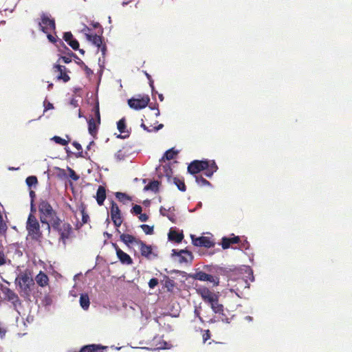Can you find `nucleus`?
I'll return each mask as SVG.
<instances>
[{"instance_id":"52","label":"nucleus","mask_w":352,"mask_h":352,"mask_svg":"<svg viewBox=\"0 0 352 352\" xmlns=\"http://www.w3.org/2000/svg\"><path fill=\"white\" fill-rule=\"evenodd\" d=\"M98 50H100L103 56L105 55L106 51H107V46L105 44L102 43V45L100 47H98Z\"/></svg>"},{"instance_id":"3","label":"nucleus","mask_w":352,"mask_h":352,"mask_svg":"<svg viewBox=\"0 0 352 352\" xmlns=\"http://www.w3.org/2000/svg\"><path fill=\"white\" fill-rule=\"evenodd\" d=\"M26 230L28 236L34 241H40L43 236L40 224L36 216L30 213L26 222Z\"/></svg>"},{"instance_id":"53","label":"nucleus","mask_w":352,"mask_h":352,"mask_svg":"<svg viewBox=\"0 0 352 352\" xmlns=\"http://www.w3.org/2000/svg\"><path fill=\"white\" fill-rule=\"evenodd\" d=\"M83 67L87 75L89 76L93 74L92 70L90 68H89L86 65H84Z\"/></svg>"},{"instance_id":"63","label":"nucleus","mask_w":352,"mask_h":352,"mask_svg":"<svg viewBox=\"0 0 352 352\" xmlns=\"http://www.w3.org/2000/svg\"><path fill=\"white\" fill-rule=\"evenodd\" d=\"M195 315L199 318V319L201 321H202V318H201V317L200 316L199 311L197 309H195Z\"/></svg>"},{"instance_id":"36","label":"nucleus","mask_w":352,"mask_h":352,"mask_svg":"<svg viewBox=\"0 0 352 352\" xmlns=\"http://www.w3.org/2000/svg\"><path fill=\"white\" fill-rule=\"evenodd\" d=\"M140 228L144 231L146 234H153V226H150L146 224H142L140 226Z\"/></svg>"},{"instance_id":"2","label":"nucleus","mask_w":352,"mask_h":352,"mask_svg":"<svg viewBox=\"0 0 352 352\" xmlns=\"http://www.w3.org/2000/svg\"><path fill=\"white\" fill-rule=\"evenodd\" d=\"M40 212V221L43 224L47 226L48 232H50V226L56 220H59L57 212L54 210L51 204L46 200H41L38 204Z\"/></svg>"},{"instance_id":"42","label":"nucleus","mask_w":352,"mask_h":352,"mask_svg":"<svg viewBox=\"0 0 352 352\" xmlns=\"http://www.w3.org/2000/svg\"><path fill=\"white\" fill-rule=\"evenodd\" d=\"M72 144L79 151L78 156V157H84L82 155V148L80 144H79L77 142H74L72 143Z\"/></svg>"},{"instance_id":"40","label":"nucleus","mask_w":352,"mask_h":352,"mask_svg":"<svg viewBox=\"0 0 352 352\" xmlns=\"http://www.w3.org/2000/svg\"><path fill=\"white\" fill-rule=\"evenodd\" d=\"M67 44L74 50H77L79 48V43L75 38L70 41Z\"/></svg>"},{"instance_id":"46","label":"nucleus","mask_w":352,"mask_h":352,"mask_svg":"<svg viewBox=\"0 0 352 352\" xmlns=\"http://www.w3.org/2000/svg\"><path fill=\"white\" fill-rule=\"evenodd\" d=\"M158 283H159V282H158L157 278H153L150 279V280L148 282V286L151 289H153L158 285Z\"/></svg>"},{"instance_id":"19","label":"nucleus","mask_w":352,"mask_h":352,"mask_svg":"<svg viewBox=\"0 0 352 352\" xmlns=\"http://www.w3.org/2000/svg\"><path fill=\"white\" fill-rule=\"evenodd\" d=\"M107 348L100 344H88L82 346L78 352H101Z\"/></svg>"},{"instance_id":"39","label":"nucleus","mask_w":352,"mask_h":352,"mask_svg":"<svg viewBox=\"0 0 352 352\" xmlns=\"http://www.w3.org/2000/svg\"><path fill=\"white\" fill-rule=\"evenodd\" d=\"M126 156V155L122 150L118 151L117 153L115 154V158L118 162L124 160Z\"/></svg>"},{"instance_id":"15","label":"nucleus","mask_w":352,"mask_h":352,"mask_svg":"<svg viewBox=\"0 0 352 352\" xmlns=\"http://www.w3.org/2000/svg\"><path fill=\"white\" fill-rule=\"evenodd\" d=\"M192 243L195 246L204 247V248H212L214 246V243L210 240L208 236H199L194 238L192 236Z\"/></svg>"},{"instance_id":"18","label":"nucleus","mask_w":352,"mask_h":352,"mask_svg":"<svg viewBox=\"0 0 352 352\" xmlns=\"http://www.w3.org/2000/svg\"><path fill=\"white\" fill-rule=\"evenodd\" d=\"M241 242V239L238 236H234L233 237H223L221 240L222 248L226 250L230 247L232 244H236Z\"/></svg>"},{"instance_id":"37","label":"nucleus","mask_w":352,"mask_h":352,"mask_svg":"<svg viewBox=\"0 0 352 352\" xmlns=\"http://www.w3.org/2000/svg\"><path fill=\"white\" fill-rule=\"evenodd\" d=\"M52 140L58 144H60L62 146H66L69 143V140H66L65 139H63L62 138L59 136H54L52 138Z\"/></svg>"},{"instance_id":"16","label":"nucleus","mask_w":352,"mask_h":352,"mask_svg":"<svg viewBox=\"0 0 352 352\" xmlns=\"http://www.w3.org/2000/svg\"><path fill=\"white\" fill-rule=\"evenodd\" d=\"M173 255H177L179 256V262L180 263H188L192 261L193 256L190 252L182 250L179 252H177L176 250H173Z\"/></svg>"},{"instance_id":"55","label":"nucleus","mask_w":352,"mask_h":352,"mask_svg":"<svg viewBox=\"0 0 352 352\" xmlns=\"http://www.w3.org/2000/svg\"><path fill=\"white\" fill-rule=\"evenodd\" d=\"M47 38L52 43L56 42V38L50 34V32L47 33Z\"/></svg>"},{"instance_id":"62","label":"nucleus","mask_w":352,"mask_h":352,"mask_svg":"<svg viewBox=\"0 0 352 352\" xmlns=\"http://www.w3.org/2000/svg\"><path fill=\"white\" fill-rule=\"evenodd\" d=\"M148 81H149V85L150 87H151L152 90L154 89V82H153V80L152 78L151 79H148Z\"/></svg>"},{"instance_id":"5","label":"nucleus","mask_w":352,"mask_h":352,"mask_svg":"<svg viewBox=\"0 0 352 352\" xmlns=\"http://www.w3.org/2000/svg\"><path fill=\"white\" fill-rule=\"evenodd\" d=\"M15 282L19 286L21 291L26 295L30 294L32 291V287L34 285L33 279L27 273L19 274L16 278Z\"/></svg>"},{"instance_id":"56","label":"nucleus","mask_w":352,"mask_h":352,"mask_svg":"<svg viewBox=\"0 0 352 352\" xmlns=\"http://www.w3.org/2000/svg\"><path fill=\"white\" fill-rule=\"evenodd\" d=\"M30 205H31L30 213H32L33 214H34V213L36 212V208H35V206L34 205V202H31Z\"/></svg>"},{"instance_id":"64","label":"nucleus","mask_w":352,"mask_h":352,"mask_svg":"<svg viewBox=\"0 0 352 352\" xmlns=\"http://www.w3.org/2000/svg\"><path fill=\"white\" fill-rule=\"evenodd\" d=\"M54 107H53V104L50 102L48 103L47 107H45V109L47 110V109H53Z\"/></svg>"},{"instance_id":"11","label":"nucleus","mask_w":352,"mask_h":352,"mask_svg":"<svg viewBox=\"0 0 352 352\" xmlns=\"http://www.w3.org/2000/svg\"><path fill=\"white\" fill-rule=\"evenodd\" d=\"M193 278L201 281L210 282L212 283L214 286H217L219 283V278L217 276H214L202 271L196 272L193 275Z\"/></svg>"},{"instance_id":"49","label":"nucleus","mask_w":352,"mask_h":352,"mask_svg":"<svg viewBox=\"0 0 352 352\" xmlns=\"http://www.w3.org/2000/svg\"><path fill=\"white\" fill-rule=\"evenodd\" d=\"M238 284H239L241 286H244L245 288L249 287V283L246 280L243 278H239L238 280Z\"/></svg>"},{"instance_id":"20","label":"nucleus","mask_w":352,"mask_h":352,"mask_svg":"<svg viewBox=\"0 0 352 352\" xmlns=\"http://www.w3.org/2000/svg\"><path fill=\"white\" fill-rule=\"evenodd\" d=\"M117 128L120 133L124 135H119L118 137L120 138H126L129 136V132L126 130V120L124 118L120 119L117 123Z\"/></svg>"},{"instance_id":"38","label":"nucleus","mask_w":352,"mask_h":352,"mask_svg":"<svg viewBox=\"0 0 352 352\" xmlns=\"http://www.w3.org/2000/svg\"><path fill=\"white\" fill-rule=\"evenodd\" d=\"M93 111H94L96 119L95 120L98 122V124H100V114L99 110V104L97 103L94 107Z\"/></svg>"},{"instance_id":"30","label":"nucleus","mask_w":352,"mask_h":352,"mask_svg":"<svg viewBox=\"0 0 352 352\" xmlns=\"http://www.w3.org/2000/svg\"><path fill=\"white\" fill-rule=\"evenodd\" d=\"M160 184V183L157 180L151 181L144 187V190H151L155 192H157Z\"/></svg>"},{"instance_id":"29","label":"nucleus","mask_w":352,"mask_h":352,"mask_svg":"<svg viewBox=\"0 0 352 352\" xmlns=\"http://www.w3.org/2000/svg\"><path fill=\"white\" fill-rule=\"evenodd\" d=\"M80 305L81 307L87 310L90 305V300L87 294H82L80 297Z\"/></svg>"},{"instance_id":"43","label":"nucleus","mask_w":352,"mask_h":352,"mask_svg":"<svg viewBox=\"0 0 352 352\" xmlns=\"http://www.w3.org/2000/svg\"><path fill=\"white\" fill-rule=\"evenodd\" d=\"M142 208L140 205H135L131 209V212L135 214H140L142 213Z\"/></svg>"},{"instance_id":"10","label":"nucleus","mask_w":352,"mask_h":352,"mask_svg":"<svg viewBox=\"0 0 352 352\" xmlns=\"http://www.w3.org/2000/svg\"><path fill=\"white\" fill-rule=\"evenodd\" d=\"M53 72L57 73L56 79L58 80H63L64 82L69 81L70 77L68 75L69 72L65 66L60 65V64H56L53 66Z\"/></svg>"},{"instance_id":"6","label":"nucleus","mask_w":352,"mask_h":352,"mask_svg":"<svg viewBox=\"0 0 352 352\" xmlns=\"http://www.w3.org/2000/svg\"><path fill=\"white\" fill-rule=\"evenodd\" d=\"M150 102L148 95H136L128 100L129 106L135 110H140L145 108Z\"/></svg>"},{"instance_id":"34","label":"nucleus","mask_w":352,"mask_h":352,"mask_svg":"<svg viewBox=\"0 0 352 352\" xmlns=\"http://www.w3.org/2000/svg\"><path fill=\"white\" fill-rule=\"evenodd\" d=\"M25 182L29 187H32L38 184V179L36 176H29L26 178Z\"/></svg>"},{"instance_id":"23","label":"nucleus","mask_w":352,"mask_h":352,"mask_svg":"<svg viewBox=\"0 0 352 352\" xmlns=\"http://www.w3.org/2000/svg\"><path fill=\"white\" fill-rule=\"evenodd\" d=\"M35 280L36 283L41 287H45L48 285V276L41 271L36 276Z\"/></svg>"},{"instance_id":"8","label":"nucleus","mask_w":352,"mask_h":352,"mask_svg":"<svg viewBox=\"0 0 352 352\" xmlns=\"http://www.w3.org/2000/svg\"><path fill=\"white\" fill-rule=\"evenodd\" d=\"M39 25L44 33L52 32L56 28L54 19H50L45 14L41 15V21L39 23Z\"/></svg>"},{"instance_id":"33","label":"nucleus","mask_w":352,"mask_h":352,"mask_svg":"<svg viewBox=\"0 0 352 352\" xmlns=\"http://www.w3.org/2000/svg\"><path fill=\"white\" fill-rule=\"evenodd\" d=\"M10 260L8 258L3 250H0V266L10 264Z\"/></svg>"},{"instance_id":"13","label":"nucleus","mask_w":352,"mask_h":352,"mask_svg":"<svg viewBox=\"0 0 352 352\" xmlns=\"http://www.w3.org/2000/svg\"><path fill=\"white\" fill-rule=\"evenodd\" d=\"M2 292L6 297V298L12 302L14 309L19 305H21V302L18 296V295L12 289L8 287H5L2 289Z\"/></svg>"},{"instance_id":"24","label":"nucleus","mask_w":352,"mask_h":352,"mask_svg":"<svg viewBox=\"0 0 352 352\" xmlns=\"http://www.w3.org/2000/svg\"><path fill=\"white\" fill-rule=\"evenodd\" d=\"M98 122L95 120L94 118H91L88 120V131L89 133L93 136L95 137L98 133Z\"/></svg>"},{"instance_id":"51","label":"nucleus","mask_w":352,"mask_h":352,"mask_svg":"<svg viewBox=\"0 0 352 352\" xmlns=\"http://www.w3.org/2000/svg\"><path fill=\"white\" fill-rule=\"evenodd\" d=\"M139 219L142 222H145L148 219V216L145 213H141L140 214Z\"/></svg>"},{"instance_id":"58","label":"nucleus","mask_w":352,"mask_h":352,"mask_svg":"<svg viewBox=\"0 0 352 352\" xmlns=\"http://www.w3.org/2000/svg\"><path fill=\"white\" fill-rule=\"evenodd\" d=\"M164 125L162 124H159L157 126L153 127V131H157L160 129H162Z\"/></svg>"},{"instance_id":"21","label":"nucleus","mask_w":352,"mask_h":352,"mask_svg":"<svg viewBox=\"0 0 352 352\" xmlns=\"http://www.w3.org/2000/svg\"><path fill=\"white\" fill-rule=\"evenodd\" d=\"M166 176L168 177V180L169 182L172 180L174 184L177 186V188L180 191L184 192L186 190V186L183 178H179L177 177H173L171 178V177L168 175V173H166Z\"/></svg>"},{"instance_id":"28","label":"nucleus","mask_w":352,"mask_h":352,"mask_svg":"<svg viewBox=\"0 0 352 352\" xmlns=\"http://www.w3.org/2000/svg\"><path fill=\"white\" fill-rule=\"evenodd\" d=\"M115 196L123 204H126L132 201V198L124 192H117Z\"/></svg>"},{"instance_id":"50","label":"nucleus","mask_w":352,"mask_h":352,"mask_svg":"<svg viewBox=\"0 0 352 352\" xmlns=\"http://www.w3.org/2000/svg\"><path fill=\"white\" fill-rule=\"evenodd\" d=\"M60 60H61L64 63H67H67H71V62H72V59L70 58V57H67V56H61V57L59 58L58 61H60Z\"/></svg>"},{"instance_id":"31","label":"nucleus","mask_w":352,"mask_h":352,"mask_svg":"<svg viewBox=\"0 0 352 352\" xmlns=\"http://www.w3.org/2000/svg\"><path fill=\"white\" fill-rule=\"evenodd\" d=\"M163 281L164 286L167 289V290L172 292L175 287V281L167 276H164Z\"/></svg>"},{"instance_id":"54","label":"nucleus","mask_w":352,"mask_h":352,"mask_svg":"<svg viewBox=\"0 0 352 352\" xmlns=\"http://www.w3.org/2000/svg\"><path fill=\"white\" fill-rule=\"evenodd\" d=\"M30 197L31 198V202H34V198L36 197L35 192L33 191V190H30Z\"/></svg>"},{"instance_id":"22","label":"nucleus","mask_w":352,"mask_h":352,"mask_svg":"<svg viewBox=\"0 0 352 352\" xmlns=\"http://www.w3.org/2000/svg\"><path fill=\"white\" fill-rule=\"evenodd\" d=\"M106 189L103 186H99L96 192V201L99 206H102L106 199Z\"/></svg>"},{"instance_id":"1","label":"nucleus","mask_w":352,"mask_h":352,"mask_svg":"<svg viewBox=\"0 0 352 352\" xmlns=\"http://www.w3.org/2000/svg\"><path fill=\"white\" fill-rule=\"evenodd\" d=\"M217 169L218 166L214 160H193L188 166V172L191 175L206 170L205 175L208 177H212Z\"/></svg>"},{"instance_id":"7","label":"nucleus","mask_w":352,"mask_h":352,"mask_svg":"<svg viewBox=\"0 0 352 352\" xmlns=\"http://www.w3.org/2000/svg\"><path fill=\"white\" fill-rule=\"evenodd\" d=\"M110 212L113 225L116 228L120 227L122 225L123 220L121 216L120 210L114 201H111V202Z\"/></svg>"},{"instance_id":"60","label":"nucleus","mask_w":352,"mask_h":352,"mask_svg":"<svg viewBox=\"0 0 352 352\" xmlns=\"http://www.w3.org/2000/svg\"><path fill=\"white\" fill-rule=\"evenodd\" d=\"M76 59L77 60H76V63H77L78 65H80V66H83L84 65H85V64L83 63V61H82L81 59H80L78 57H77Z\"/></svg>"},{"instance_id":"44","label":"nucleus","mask_w":352,"mask_h":352,"mask_svg":"<svg viewBox=\"0 0 352 352\" xmlns=\"http://www.w3.org/2000/svg\"><path fill=\"white\" fill-rule=\"evenodd\" d=\"M63 39L68 43L70 41L74 39L73 34L71 32H65L63 34Z\"/></svg>"},{"instance_id":"45","label":"nucleus","mask_w":352,"mask_h":352,"mask_svg":"<svg viewBox=\"0 0 352 352\" xmlns=\"http://www.w3.org/2000/svg\"><path fill=\"white\" fill-rule=\"evenodd\" d=\"M211 337V333L210 330H204V333L202 334V339L204 342H206L207 340H208Z\"/></svg>"},{"instance_id":"25","label":"nucleus","mask_w":352,"mask_h":352,"mask_svg":"<svg viewBox=\"0 0 352 352\" xmlns=\"http://www.w3.org/2000/svg\"><path fill=\"white\" fill-rule=\"evenodd\" d=\"M184 239V234L182 232H177L176 230H170L168 233V239L172 241H175L177 243L182 242Z\"/></svg>"},{"instance_id":"9","label":"nucleus","mask_w":352,"mask_h":352,"mask_svg":"<svg viewBox=\"0 0 352 352\" xmlns=\"http://www.w3.org/2000/svg\"><path fill=\"white\" fill-rule=\"evenodd\" d=\"M197 292L198 294L201 296L203 300L208 304L213 302L219 296L218 294L212 292L206 287L199 288L197 289Z\"/></svg>"},{"instance_id":"32","label":"nucleus","mask_w":352,"mask_h":352,"mask_svg":"<svg viewBox=\"0 0 352 352\" xmlns=\"http://www.w3.org/2000/svg\"><path fill=\"white\" fill-rule=\"evenodd\" d=\"M178 151H175L173 148H170L165 152L162 159H166L167 160H173L177 155Z\"/></svg>"},{"instance_id":"61","label":"nucleus","mask_w":352,"mask_h":352,"mask_svg":"<svg viewBox=\"0 0 352 352\" xmlns=\"http://www.w3.org/2000/svg\"><path fill=\"white\" fill-rule=\"evenodd\" d=\"M166 211V208L161 206L160 209V212L162 215L163 216H166V214H165V212Z\"/></svg>"},{"instance_id":"47","label":"nucleus","mask_w":352,"mask_h":352,"mask_svg":"<svg viewBox=\"0 0 352 352\" xmlns=\"http://www.w3.org/2000/svg\"><path fill=\"white\" fill-rule=\"evenodd\" d=\"M68 169L69 172V177L74 181L78 180L79 179V176L76 173V172L70 168Z\"/></svg>"},{"instance_id":"14","label":"nucleus","mask_w":352,"mask_h":352,"mask_svg":"<svg viewBox=\"0 0 352 352\" xmlns=\"http://www.w3.org/2000/svg\"><path fill=\"white\" fill-rule=\"evenodd\" d=\"M113 245L115 248L116 255L122 264L130 265L133 263V259L128 254L122 251L117 244L113 243Z\"/></svg>"},{"instance_id":"41","label":"nucleus","mask_w":352,"mask_h":352,"mask_svg":"<svg viewBox=\"0 0 352 352\" xmlns=\"http://www.w3.org/2000/svg\"><path fill=\"white\" fill-rule=\"evenodd\" d=\"M81 214H82V224H85L88 222L89 219V217L87 214V213L85 212V210L82 208L81 210Z\"/></svg>"},{"instance_id":"26","label":"nucleus","mask_w":352,"mask_h":352,"mask_svg":"<svg viewBox=\"0 0 352 352\" xmlns=\"http://www.w3.org/2000/svg\"><path fill=\"white\" fill-rule=\"evenodd\" d=\"M87 39L91 42L94 45L97 46L98 47H100L102 45V38L100 36H98L97 34H85Z\"/></svg>"},{"instance_id":"12","label":"nucleus","mask_w":352,"mask_h":352,"mask_svg":"<svg viewBox=\"0 0 352 352\" xmlns=\"http://www.w3.org/2000/svg\"><path fill=\"white\" fill-rule=\"evenodd\" d=\"M138 245L140 248L141 255L146 258L152 259L157 256V254L153 252L152 246L146 244L143 241L140 240Z\"/></svg>"},{"instance_id":"27","label":"nucleus","mask_w":352,"mask_h":352,"mask_svg":"<svg viewBox=\"0 0 352 352\" xmlns=\"http://www.w3.org/2000/svg\"><path fill=\"white\" fill-rule=\"evenodd\" d=\"M210 305L214 313L223 314V306L219 303V296L213 302H210Z\"/></svg>"},{"instance_id":"35","label":"nucleus","mask_w":352,"mask_h":352,"mask_svg":"<svg viewBox=\"0 0 352 352\" xmlns=\"http://www.w3.org/2000/svg\"><path fill=\"white\" fill-rule=\"evenodd\" d=\"M195 179L197 183L201 186L210 185V183L201 176H196Z\"/></svg>"},{"instance_id":"48","label":"nucleus","mask_w":352,"mask_h":352,"mask_svg":"<svg viewBox=\"0 0 352 352\" xmlns=\"http://www.w3.org/2000/svg\"><path fill=\"white\" fill-rule=\"evenodd\" d=\"M239 243H240L239 248L241 250H248L249 248L250 244L246 240H244L243 241H241V242H239Z\"/></svg>"},{"instance_id":"59","label":"nucleus","mask_w":352,"mask_h":352,"mask_svg":"<svg viewBox=\"0 0 352 352\" xmlns=\"http://www.w3.org/2000/svg\"><path fill=\"white\" fill-rule=\"evenodd\" d=\"M69 52H68L67 55L68 56L67 57H70V58L72 57H74L75 58H76L78 56H76V54H75L74 52H72V51L69 50Z\"/></svg>"},{"instance_id":"57","label":"nucleus","mask_w":352,"mask_h":352,"mask_svg":"<svg viewBox=\"0 0 352 352\" xmlns=\"http://www.w3.org/2000/svg\"><path fill=\"white\" fill-rule=\"evenodd\" d=\"M141 127H142L145 131H148V132H152L153 131V129H149L148 126H146V124H144V123H142L141 124Z\"/></svg>"},{"instance_id":"17","label":"nucleus","mask_w":352,"mask_h":352,"mask_svg":"<svg viewBox=\"0 0 352 352\" xmlns=\"http://www.w3.org/2000/svg\"><path fill=\"white\" fill-rule=\"evenodd\" d=\"M120 240L129 248L133 245H138L140 239L135 237L134 236L129 234H122L120 236Z\"/></svg>"},{"instance_id":"4","label":"nucleus","mask_w":352,"mask_h":352,"mask_svg":"<svg viewBox=\"0 0 352 352\" xmlns=\"http://www.w3.org/2000/svg\"><path fill=\"white\" fill-rule=\"evenodd\" d=\"M51 228L58 233L60 235L59 240L64 244L66 243V240L71 236L73 232V228L71 224L67 222L63 221L60 219L54 221L52 225L50 226V229Z\"/></svg>"}]
</instances>
